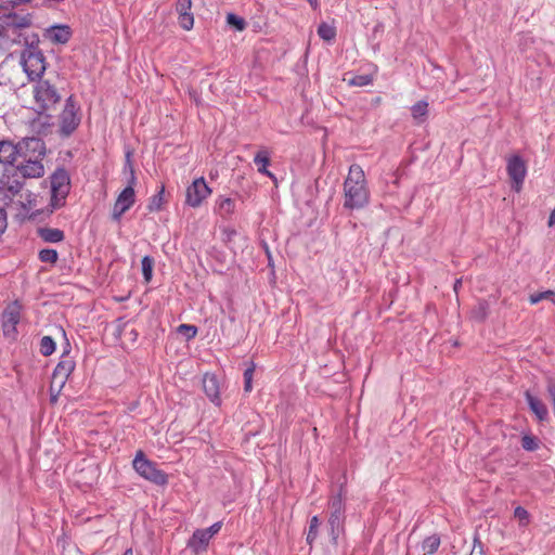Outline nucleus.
I'll return each instance as SVG.
<instances>
[{
    "mask_svg": "<svg viewBox=\"0 0 555 555\" xmlns=\"http://www.w3.org/2000/svg\"><path fill=\"white\" fill-rule=\"evenodd\" d=\"M370 202V190L362 167L352 164L344 181V207L347 209H361Z\"/></svg>",
    "mask_w": 555,
    "mask_h": 555,
    "instance_id": "1",
    "label": "nucleus"
},
{
    "mask_svg": "<svg viewBox=\"0 0 555 555\" xmlns=\"http://www.w3.org/2000/svg\"><path fill=\"white\" fill-rule=\"evenodd\" d=\"M46 154L44 143L40 139L30 138L25 141V160L17 166L24 178H40L44 175L42 158Z\"/></svg>",
    "mask_w": 555,
    "mask_h": 555,
    "instance_id": "2",
    "label": "nucleus"
},
{
    "mask_svg": "<svg viewBox=\"0 0 555 555\" xmlns=\"http://www.w3.org/2000/svg\"><path fill=\"white\" fill-rule=\"evenodd\" d=\"M61 95L49 80L39 79L33 85V101L30 108L38 115L50 116L56 109Z\"/></svg>",
    "mask_w": 555,
    "mask_h": 555,
    "instance_id": "3",
    "label": "nucleus"
},
{
    "mask_svg": "<svg viewBox=\"0 0 555 555\" xmlns=\"http://www.w3.org/2000/svg\"><path fill=\"white\" fill-rule=\"evenodd\" d=\"M346 495L345 485H339V490L333 494L328 501L330 517L328 525L331 527V535L333 541H336L345 519V503L344 496Z\"/></svg>",
    "mask_w": 555,
    "mask_h": 555,
    "instance_id": "4",
    "label": "nucleus"
},
{
    "mask_svg": "<svg viewBox=\"0 0 555 555\" xmlns=\"http://www.w3.org/2000/svg\"><path fill=\"white\" fill-rule=\"evenodd\" d=\"M51 180V205L62 207L70 190V179L65 169H57Z\"/></svg>",
    "mask_w": 555,
    "mask_h": 555,
    "instance_id": "5",
    "label": "nucleus"
},
{
    "mask_svg": "<svg viewBox=\"0 0 555 555\" xmlns=\"http://www.w3.org/2000/svg\"><path fill=\"white\" fill-rule=\"evenodd\" d=\"M130 170V177L128 181V185L119 193L117 196L113 211H112V218L116 221L120 219V217L130 209V207L135 202V192H134V184L137 182V178L134 175V170L131 165H129Z\"/></svg>",
    "mask_w": 555,
    "mask_h": 555,
    "instance_id": "6",
    "label": "nucleus"
},
{
    "mask_svg": "<svg viewBox=\"0 0 555 555\" xmlns=\"http://www.w3.org/2000/svg\"><path fill=\"white\" fill-rule=\"evenodd\" d=\"M132 464L135 472L146 480L156 485H165L167 482L166 474L158 469L153 462L147 460L144 453H137Z\"/></svg>",
    "mask_w": 555,
    "mask_h": 555,
    "instance_id": "7",
    "label": "nucleus"
},
{
    "mask_svg": "<svg viewBox=\"0 0 555 555\" xmlns=\"http://www.w3.org/2000/svg\"><path fill=\"white\" fill-rule=\"evenodd\" d=\"M22 65L30 81L41 79L46 72V59L39 51H28L23 55Z\"/></svg>",
    "mask_w": 555,
    "mask_h": 555,
    "instance_id": "8",
    "label": "nucleus"
},
{
    "mask_svg": "<svg viewBox=\"0 0 555 555\" xmlns=\"http://www.w3.org/2000/svg\"><path fill=\"white\" fill-rule=\"evenodd\" d=\"M75 369V361L64 351L57 365L55 366L51 378V390L60 391Z\"/></svg>",
    "mask_w": 555,
    "mask_h": 555,
    "instance_id": "9",
    "label": "nucleus"
},
{
    "mask_svg": "<svg viewBox=\"0 0 555 555\" xmlns=\"http://www.w3.org/2000/svg\"><path fill=\"white\" fill-rule=\"evenodd\" d=\"M22 305L16 300L7 306L2 312V330L5 336L15 338L16 326L20 323Z\"/></svg>",
    "mask_w": 555,
    "mask_h": 555,
    "instance_id": "10",
    "label": "nucleus"
},
{
    "mask_svg": "<svg viewBox=\"0 0 555 555\" xmlns=\"http://www.w3.org/2000/svg\"><path fill=\"white\" fill-rule=\"evenodd\" d=\"M211 194V189L207 185L205 179L197 178L191 185L186 188L185 203L186 205L196 208Z\"/></svg>",
    "mask_w": 555,
    "mask_h": 555,
    "instance_id": "11",
    "label": "nucleus"
},
{
    "mask_svg": "<svg viewBox=\"0 0 555 555\" xmlns=\"http://www.w3.org/2000/svg\"><path fill=\"white\" fill-rule=\"evenodd\" d=\"M507 175L513 182V188L516 192L521 190L522 183L526 178L527 168L525 162L518 155H513L507 158L506 166Z\"/></svg>",
    "mask_w": 555,
    "mask_h": 555,
    "instance_id": "12",
    "label": "nucleus"
},
{
    "mask_svg": "<svg viewBox=\"0 0 555 555\" xmlns=\"http://www.w3.org/2000/svg\"><path fill=\"white\" fill-rule=\"evenodd\" d=\"M77 112L78 107L76 106L73 96H69L66 100L65 107L61 114V127L64 133L70 134L78 127L80 118Z\"/></svg>",
    "mask_w": 555,
    "mask_h": 555,
    "instance_id": "13",
    "label": "nucleus"
},
{
    "mask_svg": "<svg viewBox=\"0 0 555 555\" xmlns=\"http://www.w3.org/2000/svg\"><path fill=\"white\" fill-rule=\"evenodd\" d=\"M191 9L192 0H177L176 11L178 13V23L184 30H191L194 26V16Z\"/></svg>",
    "mask_w": 555,
    "mask_h": 555,
    "instance_id": "14",
    "label": "nucleus"
},
{
    "mask_svg": "<svg viewBox=\"0 0 555 555\" xmlns=\"http://www.w3.org/2000/svg\"><path fill=\"white\" fill-rule=\"evenodd\" d=\"M203 389L206 396L216 405L221 404L220 398V383L215 374L206 373L203 376Z\"/></svg>",
    "mask_w": 555,
    "mask_h": 555,
    "instance_id": "15",
    "label": "nucleus"
},
{
    "mask_svg": "<svg viewBox=\"0 0 555 555\" xmlns=\"http://www.w3.org/2000/svg\"><path fill=\"white\" fill-rule=\"evenodd\" d=\"M25 141L14 145L10 141H0V164H13L17 155L24 153Z\"/></svg>",
    "mask_w": 555,
    "mask_h": 555,
    "instance_id": "16",
    "label": "nucleus"
},
{
    "mask_svg": "<svg viewBox=\"0 0 555 555\" xmlns=\"http://www.w3.org/2000/svg\"><path fill=\"white\" fill-rule=\"evenodd\" d=\"M525 398L530 410L537 416V418L541 422L546 421L548 417V410L543 401L531 395L529 391H526Z\"/></svg>",
    "mask_w": 555,
    "mask_h": 555,
    "instance_id": "17",
    "label": "nucleus"
},
{
    "mask_svg": "<svg viewBox=\"0 0 555 555\" xmlns=\"http://www.w3.org/2000/svg\"><path fill=\"white\" fill-rule=\"evenodd\" d=\"M211 537L205 531V529L196 530L189 541V547H191L196 554L205 551Z\"/></svg>",
    "mask_w": 555,
    "mask_h": 555,
    "instance_id": "18",
    "label": "nucleus"
},
{
    "mask_svg": "<svg viewBox=\"0 0 555 555\" xmlns=\"http://www.w3.org/2000/svg\"><path fill=\"white\" fill-rule=\"evenodd\" d=\"M37 233L47 243H59L65 237L64 232L56 228L42 227L38 229Z\"/></svg>",
    "mask_w": 555,
    "mask_h": 555,
    "instance_id": "19",
    "label": "nucleus"
},
{
    "mask_svg": "<svg viewBox=\"0 0 555 555\" xmlns=\"http://www.w3.org/2000/svg\"><path fill=\"white\" fill-rule=\"evenodd\" d=\"M72 31L68 26H53L49 30V38L55 43H66L70 39Z\"/></svg>",
    "mask_w": 555,
    "mask_h": 555,
    "instance_id": "20",
    "label": "nucleus"
},
{
    "mask_svg": "<svg viewBox=\"0 0 555 555\" xmlns=\"http://www.w3.org/2000/svg\"><path fill=\"white\" fill-rule=\"evenodd\" d=\"M254 163L257 166V170L260 173H262L267 177H270V178H274L273 173L268 170V166L270 165V155H269L268 151H266V150L259 151L254 157Z\"/></svg>",
    "mask_w": 555,
    "mask_h": 555,
    "instance_id": "21",
    "label": "nucleus"
},
{
    "mask_svg": "<svg viewBox=\"0 0 555 555\" xmlns=\"http://www.w3.org/2000/svg\"><path fill=\"white\" fill-rule=\"evenodd\" d=\"M216 209L222 218H229L234 214L235 202L230 197H219Z\"/></svg>",
    "mask_w": 555,
    "mask_h": 555,
    "instance_id": "22",
    "label": "nucleus"
},
{
    "mask_svg": "<svg viewBox=\"0 0 555 555\" xmlns=\"http://www.w3.org/2000/svg\"><path fill=\"white\" fill-rule=\"evenodd\" d=\"M166 203L165 199V186L160 185L156 194H154L147 204V210L150 212L160 211Z\"/></svg>",
    "mask_w": 555,
    "mask_h": 555,
    "instance_id": "23",
    "label": "nucleus"
},
{
    "mask_svg": "<svg viewBox=\"0 0 555 555\" xmlns=\"http://www.w3.org/2000/svg\"><path fill=\"white\" fill-rule=\"evenodd\" d=\"M411 111L413 118L417 122H422L428 113V103L426 101H418L412 106Z\"/></svg>",
    "mask_w": 555,
    "mask_h": 555,
    "instance_id": "24",
    "label": "nucleus"
},
{
    "mask_svg": "<svg viewBox=\"0 0 555 555\" xmlns=\"http://www.w3.org/2000/svg\"><path fill=\"white\" fill-rule=\"evenodd\" d=\"M440 545V538L436 534L427 537L423 543L422 548L424 554H434Z\"/></svg>",
    "mask_w": 555,
    "mask_h": 555,
    "instance_id": "25",
    "label": "nucleus"
},
{
    "mask_svg": "<svg viewBox=\"0 0 555 555\" xmlns=\"http://www.w3.org/2000/svg\"><path fill=\"white\" fill-rule=\"evenodd\" d=\"M550 300L555 306V292L553 291H544L540 293H534L529 296V302L531 305H537L541 300Z\"/></svg>",
    "mask_w": 555,
    "mask_h": 555,
    "instance_id": "26",
    "label": "nucleus"
},
{
    "mask_svg": "<svg viewBox=\"0 0 555 555\" xmlns=\"http://www.w3.org/2000/svg\"><path fill=\"white\" fill-rule=\"evenodd\" d=\"M318 35L325 41H332L336 37V28L327 23H322L318 27Z\"/></svg>",
    "mask_w": 555,
    "mask_h": 555,
    "instance_id": "27",
    "label": "nucleus"
},
{
    "mask_svg": "<svg viewBox=\"0 0 555 555\" xmlns=\"http://www.w3.org/2000/svg\"><path fill=\"white\" fill-rule=\"evenodd\" d=\"M141 263H142V273H143L144 281L146 283H149V282H151L152 276H153L154 259L150 256H144L142 258Z\"/></svg>",
    "mask_w": 555,
    "mask_h": 555,
    "instance_id": "28",
    "label": "nucleus"
},
{
    "mask_svg": "<svg viewBox=\"0 0 555 555\" xmlns=\"http://www.w3.org/2000/svg\"><path fill=\"white\" fill-rule=\"evenodd\" d=\"M38 258L41 262L55 264L59 259V254L55 249L44 248L39 251Z\"/></svg>",
    "mask_w": 555,
    "mask_h": 555,
    "instance_id": "29",
    "label": "nucleus"
},
{
    "mask_svg": "<svg viewBox=\"0 0 555 555\" xmlns=\"http://www.w3.org/2000/svg\"><path fill=\"white\" fill-rule=\"evenodd\" d=\"M373 80V75H356L348 79V85L352 87H365L372 85Z\"/></svg>",
    "mask_w": 555,
    "mask_h": 555,
    "instance_id": "30",
    "label": "nucleus"
},
{
    "mask_svg": "<svg viewBox=\"0 0 555 555\" xmlns=\"http://www.w3.org/2000/svg\"><path fill=\"white\" fill-rule=\"evenodd\" d=\"M8 197L3 192H0V234L7 229V212Z\"/></svg>",
    "mask_w": 555,
    "mask_h": 555,
    "instance_id": "31",
    "label": "nucleus"
},
{
    "mask_svg": "<svg viewBox=\"0 0 555 555\" xmlns=\"http://www.w3.org/2000/svg\"><path fill=\"white\" fill-rule=\"evenodd\" d=\"M319 527H320V519H319L318 516H313L310 519L309 530H308V533H307V542H308V544L311 545L313 543V541L317 539Z\"/></svg>",
    "mask_w": 555,
    "mask_h": 555,
    "instance_id": "32",
    "label": "nucleus"
},
{
    "mask_svg": "<svg viewBox=\"0 0 555 555\" xmlns=\"http://www.w3.org/2000/svg\"><path fill=\"white\" fill-rule=\"evenodd\" d=\"M55 350V343L50 336H43L40 341V352L43 356H50Z\"/></svg>",
    "mask_w": 555,
    "mask_h": 555,
    "instance_id": "33",
    "label": "nucleus"
},
{
    "mask_svg": "<svg viewBox=\"0 0 555 555\" xmlns=\"http://www.w3.org/2000/svg\"><path fill=\"white\" fill-rule=\"evenodd\" d=\"M227 23L238 31H243L246 27L245 21L233 13L227 15Z\"/></svg>",
    "mask_w": 555,
    "mask_h": 555,
    "instance_id": "34",
    "label": "nucleus"
},
{
    "mask_svg": "<svg viewBox=\"0 0 555 555\" xmlns=\"http://www.w3.org/2000/svg\"><path fill=\"white\" fill-rule=\"evenodd\" d=\"M177 332L186 336L188 339H192L197 335V327L191 324H180L177 327Z\"/></svg>",
    "mask_w": 555,
    "mask_h": 555,
    "instance_id": "35",
    "label": "nucleus"
},
{
    "mask_svg": "<svg viewBox=\"0 0 555 555\" xmlns=\"http://www.w3.org/2000/svg\"><path fill=\"white\" fill-rule=\"evenodd\" d=\"M521 447L526 451H533L538 448L537 438L533 436L525 435L521 439Z\"/></svg>",
    "mask_w": 555,
    "mask_h": 555,
    "instance_id": "36",
    "label": "nucleus"
},
{
    "mask_svg": "<svg viewBox=\"0 0 555 555\" xmlns=\"http://www.w3.org/2000/svg\"><path fill=\"white\" fill-rule=\"evenodd\" d=\"M254 366L248 367L244 372V390L246 392H249L251 390V382H253V375H254Z\"/></svg>",
    "mask_w": 555,
    "mask_h": 555,
    "instance_id": "37",
    "label": "nucleus"
},
{
    "mask_svg": "<svg viewBox=\"0 0 555 555\" xmlns=\"http://www.w3.org/2000/svg\"><path fill=\"white\" fill-rule=\"evenodd\" d=\"M514 516L519 520L521 525H526L529 520L528 512L521 506H517L515 508Z\"/></svg>",
    "mask_w": 555,
    "mask_h": 555,
    "instance_id": "38",
    "label": "nucleus"
},
{
    "mask_svg": "<svg viewBox=\"0 0 555 555\" xmlns=\"http://www.w3.org/2000/svg\"><path fill=\"white\" fill-rule=\"evenodd\" d=\"M474 313L476 318L483 320L487 315V305L485 302H480Z\"/></svg>",
    "mask_w": 555,
    "mask_h": 555,
    "instance_id": "39",
    "label": "nucleus"
},
{
    "mask_svg": "<svg viewBox=\"0 0 555 555\" xmlns=\"http://www.w3.org/2000/svg\"><path fill=\"white\" fill-rule=\"evenodd\" d=\"M222 527V522L218 521L211 525L209 528H206L205 531L212 538L215 534H217Z\"/></svg>",
    "mask_w": 555,
    "mask_h": 555,
    "instance_id": "40",
    "label": "nucleus"
},
{
    "mask_svg": "<svg viewBox=\"0 0 555 555\" xmlns=\"http://www.w3.org/2000/svg\"><path fill=\"white\" fill-rule=\"evenodd\" d=\"M31 0H12L13 3L15 4H25V3H29Z\"/></svg>",
    "mask_w": 555,
    "mask_h": 555,
    "instance_id": "41",
    "label": "nucleus"
},
{
    "mask_svg": "<svg viewBox=\"0 0 555 555\" xmlns=\"http://www.w3.org/2000/svg\"><path fill=\"white\" fill-rule=\"evenodd\" d=\"M313 9L318 7V0H307Z\"/></svg>",
    "mask_w": 555,
    "mask_h": 555,
    "instance_id": "42",
    "label": "nucleus"
},
{
    "mask_svg": "<svg viewBox=\"0 0 555 555\" xmlns=\"http://www.w3.org/2000/svg\"><path fill=\"white\" fill-rule=\"evenodd\" d=\"M462 284V281L461 280H456L455 283H454V291L457 292V288L461 286Z\"/></svg>",
    "mask_w": 555,
    "mask_h": 555,
    "instance_id": "43",
    "label": "nucleus"
},
{
    "mask_svg": "<svg viewBox=\"0 0 555 555\" xmlns=\"http://www.w3.org/2000/svg\"><path fill=\"white\" fill-rule=\"evenodd\" d=\"M125 555H131V552H127Z\"/></svg>",
    "mask_w": 555,
    "mask_h": 555,
    "instance_id": "44",
    "label": "nucleus"
}]
</instances>
